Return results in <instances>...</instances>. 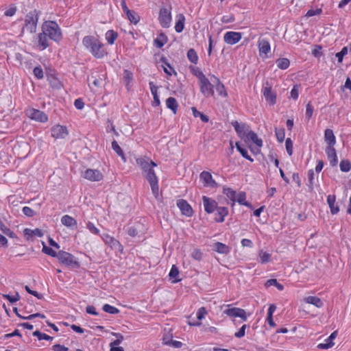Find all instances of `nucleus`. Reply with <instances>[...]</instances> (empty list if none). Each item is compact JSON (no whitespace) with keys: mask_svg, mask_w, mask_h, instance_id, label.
I'll use <instances>...</instances> for the list:
<instances>
[{"mask_svg":"<svg viewBox=\"0 0 351 351\" xmlns=\"http://www.w3.org/2000/svg\"><path fill=\"white\" fill-rule=\"evenodd\" d=\"M136 164L140 167L142 173L145 171L149 167H157V164L149 158H138L136 159Z\"/></svg>","mask_w":351,"mask_h":351,"instance_id":"21","label":"nucleus"},{"mask_svg":"<svg viewBox=\"0 0 351 351\" xmlns=\"http://www.w3.org/2000/svg\"><path fill=\"white\" fill-rule=\"evenodd\" d=\"M191 110L194 117H199L202 121L204 123H208L209 121L208 116L197 110V109L195 107H192Z\"/></svg>","mask_w":351,"mask_h":351,"instance_id":"40","label":"nucleus"},{"mask_svg":"<svg viewBox=\"0 0 351 351\" xmlns=\"http://www.w3.org/2000/svg\"><path fill=\"white\" fill-rule=\"evenodd\" d=\"M62 223L71 228V229H76L77 226V221L69 215H65L61 218Z\"/></svg>","mask_w":351,"mask_h":351,"instance_id":"26","label":"nucleus"},{"mask_svg":"<svg viewBox=\"0 0 351 351\" xmlns=\"http://www.w3.org/2000/svg\"><path fill=\"white\" fill-rule=\"evenodd\" d=\"M58 260L60 264L71 270L78 269L81 267L80 263L77 258L72 254L63 250H60V254Z\"/></svg>","mask_w":351,"mask_h":351,"instance_id":"3","label":"nucleus"},{"mask_svg":"<svg viewBox=\"0 0 351 351\" xmlns=\"http://www.w3.org/2000/svg\"><path fill=\"white\" fill-rule=\"evenodd\" d=\"M105 38L110 45H113L118 38V33L113 29L108 30L105 34Z\"/></svg>","mask_w":351,"mask_h":351,"instance_id":"38","label":"nucleus"},{"mask_svg":"<svg viewBox=\"0 0 351 351\" xmlns=\"http://www.w3.org/2000/svg\"><path fill=\"white\" fill-rule=\"evenodd\" d=\"M263 93L266 101L271 106H274L276 103L277 95L273 91L271 85L267 81L263 88Z\"/></svg>","mask_w":351,"mask_h":351,"instance_id":"8","label":"nucleus"},{"mask_svg":"<svg viewBox=\"0 0 351 351\" xmlns=\"http://www.w3.org/2000/svg\"><path fill=\"white\" fill-rule=\"evenodd\" d=\"M24 234L25 235H30V236H36V237H43V232L42 231V230L39 229V228H36L34 230H31V229H29V228H25L24 230Z\"/></svg>","mask_w":351,"mask_h":351,"instance_id":"50","label":"nucleus"},{"mask_svg":"<svg viewBox=\"0 0 351 351\" xmlns=\"http://www.w3.org/2000/svg\"><path fill=\"white\" fill-rule=\"evenodd\" d=\"M130 23L136 24L140 21V16L134 10L130 11V14H126Z\"/></svg>","mask_w":351,"mask_h":351,"instance_id":"54","label":"nucleus"},{"mask_svg":"<svg viewBox=\"0 0 351 351\" xmlns=\"http://www.w3.org/2000/svg\"><path fill=\"white\" fill-rule=\"evenodd\" d=\"M33 73L38 80L43 78V71L40 65L34 67L33 70Z\"/></svg>","mask_w":351,"mask_h":351,"instance_id":"60","label":"nucleus"},{"mask_svg":"<svg viewBox=\"0 0 351 351\" xmlns=\"http://www.w3.org/2000/svg\"><path fill=\"white\" fill-rule=\"evenodd\" d=\"M123 79L125 81L127 82L126 86L128 87L129 86V84L133 80V73L130 71H128L127 69L124 70Z\"/></svg>","mask_w":351,"mask_h":351,"instance_id":"61","label":"nucleus"},{"mask_svg":"<svg viewBox=\"0 0 351 351\" xmlns=\"http://www.w3.org/2000/svg\"><path fill=\"white\" fill-rule=\"evenodd\" d=\"M213 250L221 254H228L230 252L231 248L223 243L216 242L213 245Z\"/></svg>","mask_w":351,"mask_h":351,"instance_id":"30","label":"nucleus"},{"mask_svg":"<svg viewBox=\"0 0 351 351\" xmlns=\"http://www.w3.org/2000/svg\"><path fill=\"white\" fill-rule=\"evenodd\" d=\"M3 297L8 300L11 304L15 303L20 299V296L18 292L16 293L15 295H11L9 294H4Z\"/></svg>","mask_w":351,"mask_h":351,"instance_id":"58","label":"nucleus"},{"mask_svg":"<svg viewBox=\"0 0 351 351\" xmlns=\"http://www.w3.org/2000/svg\"><path fill=\"white\" fill-rule=\"evenodd\" d=\"M231 125L234 127L238 136L241 139H245L247 133L250 131V126L245 123H239L237 121H232Z\"/></svg>","mask_w":351,"mask_h":351,"instance_id":"13","label":"nucleus"},{"mask_svg":"<svg viewBox=\"0 0 351 351\" xmlns=\"http://www.w3.org/2000/svg\"><path fill=\"white\" fill-rule=\"evenodd\" d=\"M266 287H269L270 286H275L279 291H282L284 289V286L279 283L276 278H271L267 280L265 284Z\"/></svg>","mask_w":351,"mask_h":351,"instance_id":"47","label":"nucleus"},{"mask_svg":"<svg viewBox=\"0 0 351 351\" xmlns=\"http://www.w3.org/2000/svg\"><path fill=\"white\" fill-rule=\"evenodd\" d=\"M23 213L25 215L29 217H34L36 215V213L28 206H24L23 208Z\"/></svg>","mask_w":351,"mask_h":351,"instance_id":"64","label":"nucleus"},{"mask_svg":"<svg viewBox=\"0 0 351 351\" xmlns=\"http://www.w3.org/2000/svg\"><path fill=\"white\" fill-rule=\"evenodd\" d=\"M199 178L203 182L204 186L217 188L218 186L217 182L213 178L211 173L206 171H203L199 174Z\"/></svg>","mask_w":351,"mask_h":351,"instance_id":"15","label":"nucleus"},{"mask_svg":"<svg viewBox=\"0 0 351 351\" xmlns=\"http://www.w3.org/2000/svg\"><path fill=\"white\" fill-rule=\"evenodd\" d=\"M242 38V33L237 32H228L224 34L223 40L228 45H235Z\"/></svg>","mask_w":351,"mask_h":351,"instance_id":"17","label":"nucleus"},{"mask_svg":"<svg viewBox=\"0 0 351 351\" xmlns=\"http://www.w3.org/2000/svg\"><path fill=\"white\" fill-rule=\"evenodd\" d=\"M145 179L148 181L152 192L154 196L157 199L159 195V186H158V178L156 175L154 170L148 172L147 175L145 176Z\"/></svg>","mask_w":351,"mask_h":351,"instance_id":"6","label":"nucleus"},{"mask_svg":"<svg viewBox=\"0 0 351 351\" xmlns=\"http://www.w3.org/2000/svg\"><path fill=\"white\" fill-rule=\"evenodd\" d=\"M199 84L201 93L206 97H213L214 95V86L206 77L199 81Z\"/></svg>","mask_w":351,"mask_h":351,"instance_id":"10","label":"nucleus"},{"mask_svg":"<svg viewBox=\"0 0 351 351\" xmlns=\"http://www.w3.org/2000/svg\"><path fill=\"white\" fill-rule=\"evenodd\" d=\"M167 108L170 109L174 114L177 112L178 104L177 100L172 97H170L166 99Z\"/></svg>","mask_w":351,"mask_h":351,"instance_id":"36","label":"nucleus"},{"mask_svg":"<svg viewBox=\"0 0 351 351\" xmlns=\"http://www.w3.org/2000/svg\"><path fill=\"white\" fill-rule=\"evenodd\" d=\"M189 70L193 75L196 76L198 78L199 81L202 80L203 78L206 77V75L203 73V72L200 70L199 67L191 65L189 66Z\"/></svg>","mask_w":351,"mask_h":351,"instance_id":"43","label":"nucleus"},{"mask_svg":"<svg viewBox=\"0 0 351 351\" xmlns=\"http://www.w3.org/2000/svg\"><path fill=\"white\" fill-rule=\"evenodd\" d=\"M223 193L225 194L232 202L236 201V191L231 188L223 186Z\"/></svg>","mask_w":351,"mask_h":351,"instance_id":"46","label":"nucleus"},{"mask_svg":"<svg viewBox=\"0 0 351 351\" xmlns=\"http://www.w3.org/2000/svg\"><path fill=\"white\" fill-rule=\"evenodd\" d=\"M313 110H314L313 106L311 105V102H308L306 106V113H305L306 119L308 121L310 120V119H311V117L313 116Z\"/></svg>","mask_w":351,"mask_h":351,"instance_id":"57","label":"nucleus"},{"mask_svg":"<svg viewBox=\"0 0 351 351\" xmlns=\"http://www.w3.org/2000/svg\"><path fill=\"white\" fill-rule=\"evenodd\" d=\"M112 149L117 153V154L120 156L124 161L126 160L125 154L121 147L119 145L118 143L114 140L112 142Z\"/></svg>","mask_w":351,"mask_h":351,"instance_id":"42","label":"nucleus"},{"mask_svg":"<svg viewBox=\"0 0 351 351\" xmlns=\"http://www.w3.org/2000/svg\"><path fill=\"white\" fill-rule=\"evenodd\" d=\"M212 77L214 79L213 82L216 84V90L218 93V94L221 97H227L228 93L226 90L224 84L215 75H213Z\"/></svg>","mask_w":351,"mask_h":351,"instance_id":"28","label":"nucleus"},{"mask_svg":"<svg viewBox=\"0 0 351 351\" xmlns=\"http://www.w3.org/2000/svg\"><path fill=\"white\" fill-rule=\"evenodd\" d=\"M339 167L342 172H348L351 169V162L348 159H343L340 162Z\"/></svg>","mask_w":351,"mask_h":351,"instance_id":"51","label":"nucleus"},{"mask_svg":"<svg viewBox=\"0 0 351 351\" xmlns=\"http://www.w3.org/2000/svg\"><path fill=\"white\" fill-rule=\"evenodd\" d=\"M102 309L104 312L112 315L117 314L120 312V311L117 308L111 306L110 304H105L103 306Z\"/></svg>","mask_w":351,"mask_h":351,"instance_id":"53","label":"nucleus"},{"mask_svg":"<svg viewBox=\"0 0 351 351\" xmlns=\"http://www.w3.org/2000/svg\"><path fill=\"white\" fill-rule=\"evenodd\" d=\"M336 196L335 195H329L327 197V203L329 206L330 213L332 215H336L339 211V207L335 205Z\"/></svg>","mask_w":351,"mask_h":351,"instance_id":"29","label":"nucleus"},{"mask_svg":"<svg viewBox=\"0 0 351 351\" xmlns=\"http://www.w3.org/2000/svg\"><path fill=\"white\" fill-rule=\"evenodd\" d=\"M276 63L277 66L282 70L287 69L290 65L289 60L286 58H280L277 59Z\"/></svg>","mask_w":351,"mask_h":351,"instance_id":"41","label":"nucleus"},{"mask_svg":"<svg viewBox=\"0 0 351 351\" xmlns=\"http://www.w3.org/2000/svg\"><path fill=\"white\" fill-rule=\"evenodd\" d=\"M177 21L175 25V30L177 33H181L184 28L185 16L182 14H179L176 16Z\"/></svg>","mask_w":351,"mask_h":351,"instance_id":"33","label":"nucleus"},{"mask_svg":"<svg viewBox=\"0 0 351 351\" xmlns=\"http://www.w3.org/2000/svg\"><path fill=\"white\" fill-rule=\"evenodd\" d=\"M325 152L327 155L328 160H329L331 167H337L338 163V157L335 147H326Z\"/></svg>","mask_w":351,"mask_h":351,"instance_id":"22","label":"nucleus"},{"mask_svg":"<svg viewBox=\"0 0 351 351\" xmlns=\"http://www.w3.org/2000/svg\"><path fill=\"white\" fill-rule=\"evenodd\" d=\"M43 247L42 251L43 253H45L51 257L57 258V259L58 258L59 255L60 254V250L58 252H56L51 247L46 246L44 244V243H43Z\"/></svg>","mask_w":351,"mask_h":351,"instance_id":"45","label":"nucleus"},{"mask_svg":"<svg viewBox=\"0 0 351 351\" xmlns=\"http://www.w3.org/2000/svg\"><path fill=\"white\" fill-rule=\"evenodd\" d=\"M258 46L260 54L267 55L270 51V44L266 39H260L258 42Z\"/></svg>","mask_w":351,"mask_h":351,"instance_id":"31","label":"nucleus"},{"mask_svg":"<svg viewBox=\"0 0 351 351\" xmlns=\"http://www.w3.org/2000/svg\"><path fill=\"white\" fill-rule=\"evenodd\" d=\"M82 177L91 182H99L104 178L103 174L97 169H88L82 173Z\"/></svg>","mask_w":351,"mask_h":351,"instance_id":"14","label":"nucleus"},{"mask_svg":"<svg viewBox=\"0 0 351 351\" xmlns=\"http://www.w3.org/2000/svg\"><path fill=\"white\" fill-rule=\"evenodd\" d=\"M168 41L166 34L161 32L158 36L154 39V43L158 48H162Z\"/></svg>","mask_w":351,"mask_h":351,"instance_id":"35","label":"nucleus"},{"mask_svg":"<svg viewBox=\"0 0 351 351\" xmlns=\"http://www.w3.org/2000/svg\"><path fill=\"white\" fill-rule=\"evenodd\" d=\"M103 240L106 243L109 244L112 247H116V245H119L120 243L118 240L115 239L114 238L109 236L107 234H104V237H102Z\"/></svg>","mask_w":351,"mask_h":351,"instance_id":"44","label":"nucleus"},{"mask_svg":"<svg viewBox=\"0 0 351 351\" xmlns=\"http://www.w3.org/2000/svg\"><path fill=\"white\" fill-rule=\"evenodd\" d=\"M177 206L181 211L182 215L186 217H192L193 215V210L188 202L185 199H180L177 201Z\"/></svg>","mask_w":351,"mask_h":351,"instance_id":"18","label":"nucleus"},{"mask_svg":"<svg viewBox=\"0 0 351 351\" xmlns=\"http://www.w3.org/2000/svg\"><path fill=\"white\" fill-rule=\"evenodd\" d=\"M26 114L32 120L36 121L45 123L48 121V116L40 110L30 108L27 110Z\"/></svg>","mask_w":351,"mask_h":351,"instance_id":"11","label":"nucleus"},{"mask_svg":"<svg viewBox=\"0 0 351 351\" xmlns=\"http://www.w3.org/2000/svg\"><path fill=\"white\" fill-rule=\"evenodd\" d=\"M324 141L327 143L326 147H334L336 143V137L331 129L327 128L324 131Z\"/></svg>","mask_w":351,"mask_h":351,"instance_id":"23","label":"nucleus"},{"mask_svg":"<svg viewBox=\"0 0 351 351\" xmlns=\"http://www.w3.org/2000/svg\"><path fill=\"white\" fill-rule=\"evenodd\" d=\"M136 164L140 167L142 173L145 171L149 167H157V164L149 158H138L136 159Z\"/></svg>","mask_w":351,"mask_h":351,"instance_id":"20","label":"nucleus"},{"mask_svg":"<svg viewBox=\"0 0 351 351\" xmlns=\"http://www.w3.org/2000/svg\"><path fill=\"white\" fill-rule=\"evenodd\" d=\"M285 147L287 152L289 156L293 154V141L290 138H287L285 141Z\"/></svg>","mask_w":351,"mask_h":351,"instance_id":"59","label":"nucleus"},{"mask_svg":"<svg viewBox=\"0 0 351 351\" xmlns=\"http://www.w3.org/2000/svg\"><path fill=\"white\" fill-rule=\"evenodd\" d=\"M308 176V184L307 186L309 192H312L314 189V171L313 169L308 170L307 171Z\"/></svg>","mask_w":351,"mask_h":351,"instance_id":"39","label":"nucleus"},{"mask_svg":"<svg viewBox=\"0 0 351 351\" xmlns=\"http://www.w3.org/2000/svg\"><path fill=\"white\" fill-rule=\"evenodd\" d=\"M33 336L37 337L38 340H47V341H51L53 339V337L45 334L41 332L40 330H36L32 333Z\"/></svg>","mask_w":351,"mask_h":351,"instance_id":"52","label":"nucleus"},{"mask_svg":"<svg viewBox=\"0 0 351 351\" xmlns=\"http://www.w3.org/2000/svg\"><path fill=\"white\" fill-rule=\"evenodd\" d=\"M179 273L178 267L173 265L169 273V279L171 280L172 282L177 283L181 281V278H178Z\"/></svg>","mask_w":351,"mask_h":351,"instance_id":"34","label":"nucleus"},{"mask_svg":"<svg viewBox=\"0 0 351 351\" xmlns=\"http://www.w3.org/2000/svg\"><path fill=\"white\" fill-rule=\"evenodd\" d=\"M187 58L191 62L195 64L197 63L198 56L194 49L191 48L187 51Z\"/></svg>","mask_w":351,"mask_h":351,"instance_id":"48","label":"nucleus"},{"mask_svg":"<svg viewBox=\"0 0 351 351\" xmlns=\"http://www.w3.org/2000/svg\"><path fill=\"white\" fill-rule=\"evenodd\" d=\"M49 37L43 32L38 33L34 38V43L39 50L43 51L51 45Z\"/></svg>","mask_w":351,"mask_h":351,"instance_id":"9","label":"nucleus"},{"mask_svg":"<svg viewBox=\"0 0 351 351\" xmlns=\"http://www.w3.org/2000/svg\"><path fill=\"white\" fill-rule=\"evenodd\" d=\"M348 47H343L339 52L336 53V57L337 58L338 62H342L343 57L348 53Z\"/></svg>","mask_w":351,"mask_h":351,"instance_id":"56","label":"nucleus"},{"mask_svg":"<svg viewBox=\"0 0 351 351\" xmlns=\"http://www.w3.org/2000/svg\"><path fill=\"white\" fill-rule=\"evenodd\" d=\"M51 136L54 138H65L68 136L67 128L64 125H56L51 129Z\"/></svg>","mask_w":351,"mask_h":351,"instance_id":"16","label":"nucleus"},{"mask_svg":"<svg viewBox=\"0 0 351 351\" xmlns=\"http://www.w3.org/2000/svg\"><path fill=\"white\" fill-rule=\"evenodd\" d=\"M171 4H162L160 8L158 21L163 28H168L171 21Z\"/></svg>","mask_w":351,"mask_h":351,"instance_id":"4","label":"nucleus"},{"mask_svg":"<svg viewBox=\"0 0 351 351\" xmlns=\"http://www.w3.org/2000/svg\"><path fill=\"white\" fill-rule=\"evenodd\" d=\"M223 313L230 317H240L243 322L247 319L245 311L237 307L228 308L223 311Z\"/></svg>","mask_w":351,"mask_h":351,"instance_id":"12","label":"nucleus"},{"mask_svg":"<svg viewBox=\"0 0 351 351\" xmlns=\"http://www.w3.org/2000/svg\"><path fill=\"white\" fill-rule=\"evenodd\" d=\"M84 47L97 58L101 59L108 54L104 44L94 36H86L82 39Z\"/></svg>","mask_w":351,"mask_h":351,"instance_id":"1","label":"nucleus"},{"mask_svg":"<svg viewBox=\"0 0 351 351\" xmlns=\"http://www.w3.org/2000/svg\"><path fill=\"white\" fill-rule=\"evenodd\" d=\"M40 14V11L34 10L30 11L25 19V25L30 33H35L37 28V23L38 21V16Z\"/></svg>","mask_w":351,"mask_h":351,"instance_id":"5","label":"nucleus"},{"mask_svg":"<svg viewBox=\"0 0 351 351\" xmlns=\"http://www.w3.org/2000/svg\"><path fill=\"white\" fill-rule=\"evenodd\" d=\"M275 134L278 142L282 143L285 137V130L284 128L280 129L275 128Z\"/></svg>","mask_w":351,"mask_h":351,"instance_id":"55","label":"nucleus"},{"mask_svg":"<svg viewBox=\"0 0 351 351\" xmlns=\"http://www.w3.org/2000/svg\"><path fill=\"white\" fill-rule=\"evenodd\" d=\"M249 141H252L258 147H261L263 146V140L258 138L256 133L252 130L247 132V137L244 139L245 143H247Z\"/></svg>","mask_w":351,"mask_h":351,"instance_id":"25","label":"nucleus"},{"mask_svg":"<svg viewBox=\"0 0 351 351\" xmlns=\"http://www.w3.org/2000/svg\"><path fill=\"white\" fill-rule=\"evenodd\" d=\"M86 228L94 234L98 235L99 234V230L90 221H88L86 223Z\"/></svg>","mask_w":351,"mask_h":351,"instance_id":"62","label":"nucleus"},{"mask_svg":"<svg viewBox=\"0 0 351 351\" xmlns=\"http://www.w3.org/2000/svg\"><path fill=\"white\" fill-rule=\"evenodd\" d=\"M337 330L332 332L325 340V343H322L317 345V348L322 350H327L332 348L334 346L333 340L337 337Z\"/></svg>","mask_w":351,"mask_h":351,"instance_id":"24","label":"nucleus"},{"mask_svg":"<svg viewBox=\"0 0 351 351\" xmlns=\"http://www.w3.org/2000/svg\"><path fill=\"white\" fill-rule=\"evenodd\" d=\"M145 179L148 181L152 192L154 196L157 199L159 195V186H158V178L156 175L154 170L148 172L147 175L145 176Z\"/></svg>","mask_w":351,"mask_h":351,"instance_id":"7","label":"nucleus"},{"mask_svg":"<svg viewBox=\"0 0 351 351\" xmlns=\"http://www.w3.org/2000/svg\"><path fill=\"white\" fill-rule=\"evenodd\" d=\"M300 84H295L292 88V90H291V97L292 99H293L294 100H296L298 99V96H299V94H298V91H299V87H300Z\"/></svg>","mask_w":351,"mask_h":351,"instance_id":"63","label":"nucleus"},{"mask_svg":"<svg viewBox=\"0 0 351 351\" xmlns=\"http://www.w3.org/2000/svg\"><path fill=\"white\" fill-rule=\"evenodd\" d=\"M215 215V221L217 223H222L224 221L225 217L228 215V209L227 207L219 206Z\"/></svg>","mask_w":351,"mask_h":351,"instance_id":"27","label":"nucleus"},{"mask_svg":"<svg viewBox=\"0 0 351 351\" xmlns=\"http://www.w3.org/2000/svg\"><path fill=\"white\" fill-rule=\"evenodd\" d=\"M202 201L205 212L208 214L213 213L219 207L218 203L215 199L206 195L202 197Z\"/></svg>","mask_w":351,"mask_h":351,"instance_id":"19","label":"nucleus"},{"mask_svg":"<svg viewBox=\"0 0 351 351\" xmlns=\"http://www.w3.org/2000/svg\"><path fill=\"white\" fill-rule=\"evenodd\" d=\"M41 31L44 32L50 40L56 43H60L62 40V30L56 21H45L42 24Z\"/></svg>","mask_w":351,"mask_h":351,"instance_id":"2","label":"nucleus"},{"mask_svg":"<svg viewBox=\"0 0 351 351\" xmlns=\"http://www.w3.org/2000/svg\"><path fill=\"white\" fill-rule=\"evenodd\" d=\"M305 301L307 303L313 304L317 308H321L324 306V302L319 298L317 296H308L306 298Z\"/></svg>","mask_w":351,"mask_h":351,"instance_id":"37","label":"nucleus"},{"mask_svg":"<svg viewBox=\"0 0 351 351\" xmlns=\"http://www.w3.org/2000/svg\"><path fill=\"white\" fill-rule=\"evenodd\" d=\"M259 262L261 264H265L271 261V254L263 250H261L259 252Z\"/></svg>","mask_w":351,"mask_h":351,"instance_id":"49","label":"nucleus"},{"mask_svg":"<svg viewBox=\"0 0 351 351\" xmlns=\"http://www.w3.org/2000/svg\"><path fill=\"white\" fill-rule=\"evenodd\" d=\"M236 148L237 151L241 154V155L246 160L253 162L254 159L248 154L247 150L244 147V146L239 142L237 141L235 143Z\"/></svg>","mask_w":351,"mask_h":351,"instance_id":"32","label":"nucleus"}]
</instances>
